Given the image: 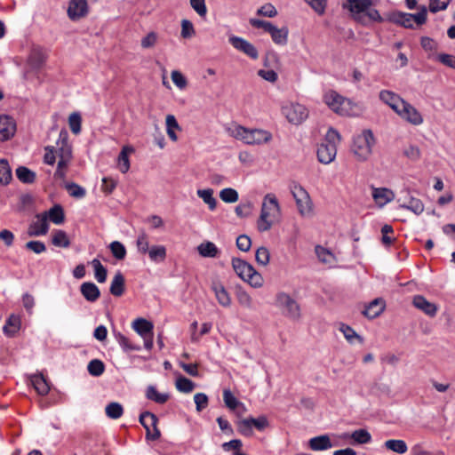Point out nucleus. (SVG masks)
Returning a JSON list of instances; mask_svg holds the SVG:
<instances>
[{"label": "nucleus", "instance_id": "f257e3e1", "mask_svg": "<svg viewBox=\"0 0 455 455\" xmlns=\"http://www.w3.org/2000/svg\"><path fill=\"white\" fill-rule=\"evenodd\" d=\"M227 132L230 136L248 145L267 143L272 139L271 133L266 130L248 129L236 124L227 128Z\"/></svg>", "mask_w": 455, "mask_h": 455}, {"label": "nucleus", "instance_id": "f03ea898", "mask_svg": "<svg viewBox=\"0 0 455 455\" xmlns=\"http://www.w3.org/2000/svg\"><path fill=\"white\" fill-rule=\"evenodd\" d=\"M280 204L274 194H267L262 202L260 215L257 221V228L259 232L268 231L273 225V220L280 215Z\"/></svg>", "mask_w": 455, "mask_h": 455}, {"label": "nucleus", "instance_id": "7ed1b4c3", "mask_svg": "<svg viewBox=\"0 0 455 455\" xmlns=\"http://www.w3.org/2000/svg\"><path fill=\"white\" fill-rule=\"evenodd\" d=\"M340 141L339 133L330 128L324 140L318 146L317 158L323 164H331L337 155V144Z\"/></svg>", "mask_w": 455, "mask_h": 455}, {"label": "nucleus", "instance_id": "20e7f679", "mask_svg": "<svg viewBox=\"0 0 455 455\" xmlns=\"http://www.w3.org/2000/svg\"><path fill=\"white\" fill-rule=\"evenodd\" d=\"M323 101L338 115L350 116L353 111L352 101L334 90H329L323 94Z\"/></svg>", "mask_w": 455, "mask_h": 455}, {"label": "nucleus", "instance_id": "39448f33", "mask_svg": "<svg viewBox=\"0 0 455 455\" xmlns=\"http://www.w3.org/2000/svg\"><path fill=\"white\" fill-rule=\"evenodd\" d=\"M374 142L372 132L371 130H364L362 133L355 136L352 151L359 160H365L371 154V148Z\"/></svg>", "mask_w": 455, "mask_h": 455}, {"label": "nucleus", "instance_id": "423d86ee", "mask_svg": "<svg viewBox=\"0 0 455 455\" xmlns=\"http://www.w3.org/2000/svg\"><path fill=\"white\" fill-rule=\"evenodd\" d=\"M276 305L283 310V314L290 319L300 318V307L297 301L289 294L280 292L276 295Z\"/></svg>", "mask_w": 455, "mask_h": 455}, {"label": "nucleus", "instance_id": "0eeeda50", "mask_svg": "<svg viewBox=\"0 0 455 455\" xmlns=\"http://www.w3.org/2000/svg\"><path fill=\"white\" fill-rule=\"evenodd\" d=\"M140 423L146 429V437L149 440H157L161 436L160 430L157 428L158 418L150 411H144L140 415Z\"/></svg>", "mask_w": 455, "mask_h": 455}, {"label": "nucleus", "instance_id": "6e6552de", "mask_svg": "<svg viewBox=\"0 0 455 455\" xmlns=\"http://www.w3.org/2000/svg\"><path fill=\"white\" fill-rule=\"evenodd\" d=\"M291 194L295 199L298 211L305 216L311 212V200L307 190L299 184H294L291 187Z\"/></svg>", "mask_w": 455, "mask_h": 455}, {"label": "nucleus", "instance_id": "1a4fd4ad", "mask_svg": "<svg viewBox=\"0 0 455 455\" xmlns=\"http://www.w3.org/2000/svg\"><path fill=\"white\" fill-rule=\"evenodd\" d=\"M396 114L404 121L412 125H420L423 123L422 115L411 103L404 100Z\"/></svg>", "mask_w": 455, "mask_h": 455}, {"label": "nucleus", "instance_id": "9d476101", "mask_svg": "<svg viewBox=\"0 0 455 455\" xmlns=\"http://www.w3.org/2000/svg\"><path fill=\"white\" fill-rule=\"evenodd\" d=\"M229 43L234 48L243 52L251 59L257 60L259 58V52L257 48L244 38L232 36L229 37Z\"/></svg>", "mask_w": 455, "mask_h": 455}, {"label": "nucleus", "instance_id": "9b49d317", "mask_svg": "<svg viewBox=\"0 0 455 455\" xmlns=\"http://www.w3.org/2000/svg\"><path fill=\"white\" fill-rule=\"evenodd\" d=\"M284 114L290 123L298 124L307 117V109L305 106L296 103L284 108Z\"/></svg>", "mask_w": 455, "mask_h": 455}, {"label": "nucleus", "instance_id": "f8f14e48", "mask_svg": "<svg viewBox=\"0 0 455 455\" xmlns=\"http://www.w3.org/2000/svg\"><path fill=\"white\" fill-rule=\"evenodd\" d=\"M88 13V4L86 0H70L68 7V18L75 21L86 16Z\"/></svg>", "mask_w": 455, "mask_h": 455}, {"label": "nucleus", "instance_id": "ddd939ff", "mask_svg": "<svg viewBox=\"0 0 455 455\" xmlns=\"http://www.w3.org/2000/svg\"><path fill=\"white\" fill-rule=\"evenodd\" d=\"M211 289L214 292L215 298L220 305L224 307H230L231 297L220 281L213 280L211 284Z\"/></svg>", "mask_w": 455, "mask_h": 455}, {"label": "nucleus", "instance_id": "4468645a", "mask_svg": "<svg viewBox=\"0 0 455 455\" xmlns=\"http://www.w3.org/2000/svg\"><path fill=\"white\" fill-rule=\"evenodd\" d=\"M36 220L33 221L28 228V235L30 236H40L47 234L49 230V224L47 221V216L42 214H36Z\"/></svg>", "mask_w": 455, "mask_h": 455}, {"label": "nucleus", "instance_id": "2eb2a0df", "mask_svg": "<svg viewBox=\"0 0 455 455\" xmlns=\"http://www.w3.org/2000/svg\"><path fill=\"white\" fill-rule=\"evenodd\" d=\"M372 188V198L376 204L382 208L388 203L392 202L395 199V193L387 188Z\"/></svg>", "mask_w": 455, "mask_h": 455}, {"label": "nucleus", "instance_id": "dca6fc26", "mask_svg": "<svg viewBox=\"0 0 455 455\" xmlns=\"http://www.w3.org/2000/svg\"><path fill=\"white\" fill-rule=\"evenodd\" d=\"M412 305L430 317H434L438 310V307L435 303L428 301L422 295L414 296L412 299Z\"/></svg>", "mask_w": 455, "mask_h": 455}, {"label": "nucleus", "instance_id": "f3484780", "mask_svg": "<svg viewBox=\"0 0 455 455\" xmlns=\"http://www.w3.org/2000/svg\"><path fill=\"white\" fill-rule=\"evenodd\" d=\"M379 99L395 113L405 100L400 95L389 90L380 91Z\"/></svg>", "mask_w": 455, "mask_h": 455}, {"label": "nucleus", "instance_id": "a211bd4d", "mask_svg": "<svg viewBox=\"0 0 455 455\" xmlns=\"http://www.w3.org/2000/svg\"><path fill=\"white\" fill-rule=\"evenodd\" d=\"M16 131L13 119L8 116H0V140L5 141L11 139Z\"/></svg>", "mask_w": 455, "mask_h": 455}, {"label": "nucleus", "instance_id": "6ab92c4d", "mask_svg": "<svg viewBox=\"0 0 455 455\" xmlns=\"http://www.w3.org/2000/svg\"><path fill=\"white\" fill-rule=\"evenodd\" d=\"M386 303L381 298H376L365 306L363 314L369 319H374L378 317L385 309Z\"/></svg>", "mask_w": 455, "mask_h": 455}, {"label": "nucleus", "instance_id": "aec40b11", "mask_svg": "<svg viewBox=\"0 0 455 455\" xmlns=\"http://www.w3.org/2000/svg\"><path fill=\"white\" fill-rule=\"evenodd\" d=\"M80 291L84 298L89 302L96 301L100 296V289L92 282H85L82 283L80 286Z\"/></svg>", "mask_w": 455, "mask_h": 455}, {"label": "nucleus", "instance_id": "412c9836", "mask_svg": "<svg viewBox=\"0 0 455 455\" xmlns=\"http://www.w3.org/2000/svg\"><path fill=\"white\" fill-rule=\"evenodd\" d=\"M309 448L315 451H326L332 447L328 435H322L311 438L308 442Z\"/></svg>", "mask_w": 455, "mask_h": 455}, {"label": "nucleus", "instance_id": "4be33fe9", "mask_svg": "<svg viewBox=\"0 0 455 455\" xmlns=\"http://www.w3.org/2000/svg\"><path fill=\"white\" fill-rule=\"evenodd\" d=\"M47 55L40 47H34L28 56V64L36 69L40 68L45 62Z\"/></svg>", "mask_w": 455, "mask_h": 455}, {"label": "nucleus", "instance_id": "5701e85b", "mask_svg": "<svg viewBox=\"0 0 455 455\" xmlns=\"http://www.w3.org/2000/svg\"><path fill=\"white\" fill-rule=\"evenodd\" d=\"M371 4V0H347L344 7L355 16L367 11Z\"/></svg>", "mask_w": 455, "mask_h": 455}, {"label": "nucleus", "instance_id": "b1692460", "mask_svg": "<svg viewBox=\"0 0 455 455\" xmlns=\"http://www.w3.org/2000/svg\"><path fill=\"white\" fill-rule=\"evenodd\" d=\"M232 267L237 275L244 280L254 268L250 263L239 258L232 259Z\"/></svg>", "mask_w": 455, "mask_h": 455}, {"label": "nucleus", "instance_id": "393cba45", "mask_svg": "<svg viewBox=\"0 0 455 455\" xmlns=\"http://www.w3.org/2000/svg\"><path fill=\"white\" fill-rule=\"evenodd\" d=\"M134 151L132 147L124 146L117 157L118 169L122 173H126L130 169L129 154Z\"/></svg>", "mask_w": 455, "mask_h": 455}, {"label": "nucleus", "instance_id": "a878e982", "mask_svg": "<svg viewBox=\"0 0 455 455\" xmlns=\"http://www.w3.org/2000/svg\"><path fill=\"white\" fill-rule=\"evenodd\" d=\"M114 336L118 345L125 353L132 351H140L141 349V347L139 344L134 343L121 332H115Z\"/></svg>", "mask_w": 455, "mask_h": 455}, {"label": "nucleus", "instance_id": "bb28decb", "mask_svg": "<svg viewBox=\"0 0 455 455\" xmlns=\"http://www.w3.org/2000/svg\"><path fill=\"white\" fill-rule=\"evenodd\" d=\"M147 254L152 262L161 263L166 259L167 250L164 245L154 244L150 247L149 251H148Z\"/></svg>", "mask_w": 455, "mask_h": 455}, {"label": "nucleus", "instance_id": "cd10ccee", "mask_svg": "<svg viewBox=\"0 0 455 455\" xmlns=\"http://www.w3.org/2000/svg\"><path fill=\"white\" fill-rule=\"evenodd\" d=\"M44 215L47 216V220H50L56 225H60L65 220L64 210L60 204H55L49 211L44 212Z\"/></svg>", "mask_w": 455, "mask_h": 455}, {"label": "nucleus", "instance_id": "c85d7f7f", "mask_svg": "<svg viewBox=\"0 0 455 455\" xmlns=\"http://www.w3.org/2000/svg\"><path fill=\"white\" fill-rule=\"evenodd\" d=\"M389 20L394 23L401 25L406 28H413L412 13L395 12L391 14Z\"/></svg>", "mask_w": 455, "mask_h": 455}, {"label": "nucleus", "instance_id": "c756f323", "mask_svg": "<svg viewBox=\"0 0 455 455\" xmlns=\"http://www.w3.org/2000/svg\"><path fill=\"white\" fill-rule=\"evenodd\" d=\"M133 330L140 336L153 333V323L144 318H137L132 323Z\"/></svg>", "mask_w": 455, "mask_h": 455}, {"label": "nucleus", "instance_id": "7c9ffc66", "mask_svg": "<svg viewBox=\"0 0 455 455\" xmlns=\"http://www.w3.org/2000/svg\"><path fill=\"white\" fill-rule=\"evenodd\" d=\"M339 330L343 333L347 341L350 344H355L358 342L360 344L363 343V338L360 336L352 327L347 324L340 323Z\"/></svg>", "mask_w": 455, "mask_h": 455}, {"label": "nucleus", "instance_id": "2f4dec72", "mask_svg": "<svg viewBox=\"0 0 455 455\" xmlns=\"http://www.w3.org/2000/svg\"><path fill=\"white\" fill-rule=\"evenodd\" d=\"M31 383L40 395H45L50 391V385L43 374L33 375Z\"/></svg>", "mask_w": 455, "mask_h": 455}, {"label": "nucleus", "instance_id": "473e14b6", "mask_svg": "<svg viewBox=\"0 0 455 455\" xmlns=\"http://www.w3.org/2000/svg\"><path fill=\"white\" fill-rule=\"evenodd\" d=\"M20 328V319L15 315H12L3 327L4 333L8 337H13Z\"/></svg>", "mask_w": 455, "mask_h": 455}, {"label": "nucleus", "instance_id": "72a5a7b5", "mask_svg": "<svg viewBox=\"0 0 455 455\" xmlns=\"http://www.w3.org/2000/svg\"><path fill=\"white\" fill-rule=\"evenodd\" d=\"M109 291L116 297H120L124 291V277L121 272H117L110 284Z\"/></svg>", "mask_w": 455, "mask_h": 455}, {"label": "nucleus", "instance_id": "f704fd0d", "mask_svg": "<svg viewBox=\"0 0 455 455\" xmlns=\"http://www.w3.org/2000/svg\"><path fill=\"white\" fill-rule=\"evenodd\" d=\"M198 253L204 258H215L218 256L220 250L212 242L207 241L197 246Z\"/></svg>", "mask_w": 455, "mask_h": 455}, {"label": "nucleus", "instance_id": "c9c22d12", "mask_svg": "<svg viewBox=\"0 0 455 455\" xmlns=\"http://www.w3.org/2000/svg\"><path fill=\"white\" fill-rule=\"evenodd\" d=\"M273 42L279 45H285L288 41V29L286 28H278L275 25L269 32Z\"/></svg>", "mask_w": 455, "mask_h": 455}, {"label": "nucleus", "instance_id": "e433bc0d", "mask_svg": "<svg viewBox=\"0 0 455 455\" xmlns=\"http://www.w3.org/2000/svg\"><path fill=\"white\" fill-rule=\"evenodd\" d=\"M146 397L156 403L164 404L168 401L169 395L167 393H159L156 387L150 385L147 387Z\"/></svg>", "mask_w": 455, "mask_h": 455}, {"label": "nucleus", "instance_id": "4c0bfd02", "mask_svg": "<svg viewBox=\"0 0 455 455\" xmlns=\"http://www.w3.org/2000/svg\"><path fill=\"white\" fill-rule=\"evenodd\" d=\"M213 189L206 188V189H198L196 191V195L199 198H201L204 204H206L211 211H214L217 206V200L213 196Z\"/></svg>", "mask_w": 455, "mask_h": 455}, {"label": "nucleus", "instance_id": "58836bf2", "mask_svg": "<svg viewBox=\"0 0 455 455\" xmlns=\"http://www.w3.org/2000/svg\"><path fill=\"white\" fill-rule=\"evenodd\" d=\"M349 437L356 444H366L371 442V435L366 429L361 428L353 431Z\"/></svg>", "mask_w": 455, "mask_h": 455}, {"label": "nucleus", "instance_id": "ea45409f", "mask_svg": "<svg viewBox=\"0 0 455 455\" xmlns=\"http://www.w3.org/2000/svg\"><path fill=\"white\" fill-rule=\"evenodd\" d=\"M384 446L394 452L398 454H403L408 451V446L403 440L400 439H389L384 443Z\"/></svg>", "mask_w": 455, "mask_h": 455}, {"label": "nucleus", "instance_id": "a19ab883", "mask_svg": "<svg viewBox=\"0 0 455 455\" xmlns=\"http://www.w3.org/2000/svg\"><path fill=\"white\" fill-rule=\"evenodd\" d=\"M16 176L22 182L31 184L36 180V172L25 166H19L16 169Z\"/></svg>", "mask_w": 455, "mask_h": 455}, {"label": "nucleus", "instance_id": "79ce46f5", "mask_svg": "<svg viewBox=\"0 0 455 455\" xmlns=\"http://www.w3.org/2000/svg\"><path fill=\"white\" fill-rule=\"evenodd\" d=\"M136 247L139 253L146 255L150 249L149 236L144 231L140 232L136 239Z\"/></svg>", "mask_w": 455, "mask_h": 455}, {"label": "nucleus", "instance_id": "37998d69", "mask_svg": "<svg viewBox=\"0 0 455 455\" xmlns=\"http://www.w3.org/2000/svg\"><path fill=\"white\" fill-rule=\"evenodd\" d=\"M401 208L407 209L414 212L416 215H419L424 212V204L421 200L412 197H410V200L407 204L403 203L400 204Z\"/></svg>", "mask_w": 455, "mask_h": 455}, {"label": "nucleus", "instance_id": "c03bdc74", "mask_svg": "<svg viewBox=\"0 0 455 455\" xmlns=\"http://www.w3.org/2000/svg\"><path fill=\"white\" fill-rule=\"evenodd\" d=\"M12 177V169L8 161L5 159H0V184H9Z\"/></svg>", "mask_w": 455, "mask_h": 455}, {"label": "nucleus", "instance_id": "a18cd8bd", "mask_svg": "<svg viewBox=\"0 0 455 455\" xmlns=\"http://www.w3.org/2000/svg\"><path fill=\"white\" fill-rule=\"evenodd\" d=\"M110 251L115 259L123 260L125 259L127 251L125 246L119 241H114L109 244Z\"/></svg>", "mask_w": 455, "mask_h": 455}, {"label": "nucleus", "instance_id": "49530a36", "mask_svg": "<svg viewBox=\"0 0 455 455\" xmlns=\"http://www.w3.org/2000/svg\"><path fill=\"white\" fill-rule=\"evenodd\" d=\"M175 130H180V127L175 116L173 115H168L166 116V132L172 141H176L178 140V137L174 132Z\"/></svg>", "mask_w": 455, "mask_h": 455}, {"label": "nucleus", "instance_id": "de8ad7c7", "mask_svg": "<svg viewBox=\"0 0 455 455\" xmlns=\"http://www.w3.org/2000/svg\"><path fill=\"white\" fill-rule=\"evenodd\" d=\"M52 243L53 245L62 248H68L70 245L68 235L63 230H56L53 233Z\"/></svg>", "mask_w": 455, "mask_h": 455}, {"label": "nucleus", "instance_id": "09e8293b", "mask_svg": "<svg viewBox=\"0 0 455 455\" xmlns=\"http://www.w3.org/2000/svg\"><path fill=\"white\" fill-rule=\"evenodd\" d=\"M105 411L108 418L117 419L122 417L124 408L121 403L112 402L106 406Z\"/></svg>", "mask_w": 455, "mask_h": 455}, {"label": "nucleus", "instance_id": "8fccbe9b", "mask_svg": "<svg viewBox=\"0 0 455 455\" xmlns=\"http://www.w3.org/2000/svg\"><path fill=\"white\" fill-rule=\"evenodd\" d=\"M87 371L92 376L99 377L103 374L105 371V364L100 359H93L89 362Z\"/></svg>", "mask_w": 455, "mask_h": 455}, {"label": "nucleus", "instance_id": "3c124183", "mask_svg": "<svg viewBox=\"0 0 455 455\" xmlns=\"http://www.w3.org/2000/svg\"><path fill=\"white\" fill-rule=\"evenodd\" d=\"M65 188L67 189L69 196L75 198L81 199L84 198L86 195L85 188L75 182L67 183L65 185Z\"/></svg>", "mask_w": 455, "mask_h": 455}, {"label": "nucleus", "instance_id": "603ef678", "mask_svg": "<svg viewBox=\"0 0 455 455\" xmlns=\"http://www.w3.org/2000/svg\"><path fill=\"white\" fill-rule=\"evenodd\" d=\"M92 265L94 268L95 279L99 283H104L107 279L108 274L106 267L101 264V262L98 259H92Z\"/></svg>", "mask_w": 455, "mask_h": 455}, {"label": "nucleus", "instance_id": "864d4df0", "mask_svg": "<svg viewBox=\"0 0 455 455\" xmlns=\"http://www.w3.org/2000/svg\"><path fill=\"white\" fill-rule=\"evenodd\" d=\"M223 400L226 406L230 410H235L238 406H242L243 409H245L243 403L239 402L229 389H224Z\"/></svg>", "mask_w": 455, "mask_h": 455}, {"label": "nucleus", "instance_id": "5fc2aeb1", "mask_svg": "<svg viewBox=\"0 0 455 455\" xmlns=\"http://www.w3.org/2000/svg\"><path fill=\"white\" fill-rule=\"evenodd\" d=\"M68 125L74 134L77 135L81 132L82 117L79 112H73L69 115Z\"/></svg>", "mask_w": 455, "mask_h": 455}, {"label": "nucleus", "instance_id": "6e6d98bb", "mask_svg": "<svg viewBox=\"0 0 455 455\" xmlns=\"http://www.w3.org/2000/svg\"><path fill=\"white\" fill-rule=\"evenodd\" d=\"M315 254L318 258V259L323 263H331L334 260V255L331 251L328 249L321 246L316 245L315 248Z\"/></svg>", "mask_w": 455, "mask_h": 455}, {"label": "nucleus", "instance_id": "4d7b16f0", "mask_svg": "<svg viewBox=\"0 0 455 455\" xmlns=\"http://www.w3.org/2000/svg\"><path fill=\"white\" fill-rule=\"evenodd\" d=\"M220 197L223 202L232 204L238 201L239 196L235 189L227 188L220 192Z\"/></svg>", "mask_w": 455, "mask_h": 455}, {"label": "nucleus", "instance_id": "13d9d810", "mask_svg": "<svg viewBox=\"0 0 455 455\" xmlns=\"http://www.w3.org/2000/svg\"><path fill=\"white\" fill-rule=\"evenodd\" d=\"M256 262L263 267H266L270 260V252L267 247L261 246L257 249L255 253Z\"/></svg>", "mask_w": 455, "mask_h": 455}, {"label": "nucleus", "instance_id": "bf43d9fd", "mask_svg": "<svg viewBox=\"0 0 455 455\" xmlns=\"http://www.w3.org/2000/svg\"><path fill=\"white\" fill-rule=\"evenodd\" d=\"M195 384L186 377H180L176 380V388L182 393H190L193 391Z\"/></svg>", "mask_w": 455, "mask_h": 455}, {"label": "nucleus", "instance_id": "052dcab7", "mask_svg": "<svg viewBox=\"0 0 455 455\" xmlns=\"http://www.w3.org/2000/svg\"><path fill=\"white\" fill-rule=\"evenodd\" d=\"M237 431L243 436L250 437L253 435V428L248 418L236 422Z\"/></svg>", "mask_w": 455, "mask_h": 455}, {"label": "nucleus", "instance_id": "680f3d73", "mask_svg": "<svg viewBox=\"0 0 455 455\" xmlns=\"http://www.w3.org/2000/svg\"><path fill=\"white\" fill-rule=\"evenodd\" d=\"M243 281L248 282L250 285L254 288H260L264 283L262 275L257 272L255 268L251 271V273Z\"/></svg>", "mask_w": 455, "mask_h": 455}, {"label": "nucleus", "instance_id": "e2e57ef3", "mask_svg": "<svg viewBox=\"0 0 455 455\" xmlns=\"http://www.w3.org/2000/svg\"><path fill=\"white\" fill-rule=\"evenodd\" d=\"M55 153L59 159L71 161L72 159V148L70 145L57 146Z\"/></svg>", "mask_w": 455, "mask_h": 455}, {"label": "nucleus", "instance_id": "0e129e2a", "mask_svg": "<svg viewBox=\"0 0 455 455\" xmlns=\"http://www.w3.org/2000/svg\"><path fill=\"white\" fill-rule=\"evenodd\" d=\"M190 5L193 10L202 18H204L207 14V7L205 0H189Z\"/></svg>", "mask_w": 455, "mask_h": 455}, {"label": "nucleus", "instance_id": "69168bd1", "mask_svg": "<svg viewBox=\"0 0 455 455\" xmlns=\"http://www.w3.org/2000/svg\"><path fill=\"white\" fill-rule=\"evenodd\" d=\"M236 298L239 304L248 309L252 308V299L245 291H238Z\"/></svg>", "mask_w": 455, "mask_h": 455}, {"label": "nucleus", "instance_id": "338daca9", "mask_svg": "<svg viewBox=\"0 0 455 455\" xmlns=\"http://www.w3.org/2000/svg\"><path fill=\"white\" fill-rule=\"evenodd\" d=\"M250 423L252 426V428L255 427L259 431L264 430L268 426V420L266 416L261 415L258 418H248Z\"/></svg>", "mask_w": 455, "mask_h": 455}, {"label": "nucleus", "instance_id": "774afa93", "mask_svg": "<svg viewBox=\"0 0 455 455\" xmlns=\"http://www.w3.org/2000/svg\"><path fill=\"white\" fill-rule=\"evenodd\" d=\"M196 31L193 23L188 20L181 21V36L183 38H190L195 35Z\"/></svg>", "mask_w": 455, "mask_h": 455}]
</instances>
